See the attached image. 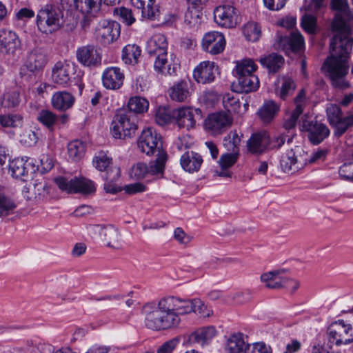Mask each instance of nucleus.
Wrapping results in <instances>:
<instances>
[{"label":"nucleus","mask_w":353,"mask_h":353,"mask_svg":"<svg viewBox=\"0 0 353 353\" xmlns=\"http://www.w3.org/2000/svg\"><path fill=\"white\" fill-rule=\"evenodd\" d=\"M328 154V150L326 148H319L314 152L307 162L310 163L323 161L325 159Z\"/></svg>","instance_id":"64"},{"label":"nucleus","mask_w":353,"mask_h":353,"mask_svg":"<svg viewBox=\"0 0 353 353\" xmlns=\"http://www.w3.org/2000/svg\"><path fill=\"white\" fill-rule=\"evenodd\" d=\"M214 18L219 26L228 28L236 26L239 22L236 8L230 5L217 7L214 12Z\"/></svg>","instance_id":"16"},{"label":"nucleus","mask_w":353,"mask_h":353,"mask_svg":"<svg viewBox=\"0 0 353 353\" xmlns=\"http://www.w3.org/2000/svg\"><path fill=\"white\" fill-rule=\"evenodd\" d=\"M243 33L248 41H256L261 37V29L256 23H248L243 27Z\"/></svg>","instance_id":"53"},{"label":"nucleus","mask_w":353,"mask_h":353,"mask_svg":"<svg viewBox=\"0 0 353 353\" xmlns=\"http://www.w3.org/2000/svg\"><path fill=\"white\" fill-rule=\"evenodd\" d=\"M54 181L61 191L69 194H90L96 191L94 182L83 176H59Z\"/></svg>","instance_id":"5"},{"label":"nucleus","mask_w":353,"mask_h":353,"mask_svg":"<svg viewBox=\"0 0 353 353\" xmlns=\"http://www.w3.org/2000/svg\"><path fill=\"white\" fill-rule=\"evenodd\" d=\"M294 135H287L284 134H281L278 136L274 137L272 140L270 139V147L272 149H278L281 148L285 141L288 143H290L292 141Z\"/></svg>","instance_id":"58"},{"label":"nucleus","mask_w":353,"mask_h":353,"mask_svg":"<svg viewBox=\"0 0 353 353\" xmlns=\"http://www.w3.org/2000/svg\"><path fill=\"white\" fill-rule=\"evenodd\" d=\"M189 84L185 81L175 83L170 90V98L175 101H185L190 97Z\"/></svg>","instance_id":"37"},{"label":"nucleus","mask_w":353,"mask_h":353,"mask_svg":"<svg viewBox=\"0 0 353 353\" xmlns=\"http://www.w3.org/2000/svg\"><path fill=\"white\" fill-rule=\"evenodd\" d=\"M74 101L75 99L70 92L67 91H58L53 94L51 103L54 109L65 111L73 105Z\"/></svg>","instance_id":"33"},{"label":"nucleus","mask_w":353,"mask_h":353,"mask_svg":"<svg viewBox=\"0 0 353 353\" xmlns=\"http://www.w3.org/2000/svg\"><path fill=\"white\" fill-rule=\"evenodd\" d=\"M172 117L168 110L165 108H159L156 113V121L160 125H165L170 123Z\"/></svg>","instance_id":"60"},{"label":"nucleus","mask_w":353,"mask_h":353,"mask_svg":"<svg viewBox=\"0 0 353 353\" xmlns=\"http://www.w3.org/2000/svg\"><path fill=\"white\" fill-rule=\"evenodd\" d=\"M283 277V271L274 270L263 273L260 279L267 288L279 290L282 288Z\"/></svg>","instance_id":"35"},{"label":"nucleus","mask_w":353,"mask_h":353,"mask_svg":"<svg viewBox=\"0 0 353 353\" xmlns=\"http://www.w3.org/2000/svg\"><path fill=\"white\" fill-rule=\"evenodd\" d=\"M304 39L299 32H292L290 36L278 34L274 43L275 48L289 52H299L304 47Z\"/></svg>","instance_id":"15"},{"label":"nucleus","mask_w":353,"mask_h":353,"mask_svg":"<svg viewBox=\"0 0 353 353\" xmlns=\"http://www.w3.org/2000/svg\"><path fill=\"white\" fill-rule=\"evenodd\" d=\"M85 151V146L83 141L79 140H74L71 141L68 145V152L69 157L74 161L81 159Z\"/></svg>","instance_id":"47"},{"label":"nucleus","mask_w":353,"mask_h":353,"mask_svg":"<svg viewBox=\"0 0 353 353\" xmlns=\"http://www.w3.org/2000/svg\"><path fill=\"white\" fill-rule=\"evenodd\" d=\"M141 50L137 45H127L122 51V59L127 64H135L138 62Z\"/></svg>","instance_id":"42"},{"label":"nucleus","mask_w":353,"mask_h":353,"mask_svg":"<svg viewBox=\"0 0 353 353\" xmlns=\"http://www.w3.org/2000/svg\"><path fill=\"white\" fill-rule=\"evenodd\" d=\"M222 103L224 108L228 112H239L241 104L236 94L231 92L224 94L223 97Z\"/></svg>","instance_id":"45"},{"label":"nucleus","mask_w":353,"mask_h":353,"mask_svg":"<svg viewBox=\"0 0 353 353\" xmlns=\"http://www.w3.org/2000/svg\"><path fill=\"white\" fill-rule=\"evenodd\" d=\"M301 25L302 28L308 34H314L316 32L317 19L313 14L305 12L301 17Z\"/></svg>","instance_id":"49"},{"label":"nucleus","mask_w":353,"mask_h":353,"mask_svg":"<svg viewBox=\"0 0 353 353\" xmlns=\"http://www.w3.org/2000/svg\"><path fill=\"white\" fill-rule=\"evenodd\" d=\"M330 125L334 128V134L340 137L353 125V114L345 117L341 108L335 104H330L326 108Z\"/></svg>","instance_id":"9"},{"label":"nucleus","mask_w":353,"mask_h":353,"mask_svg":"<svg viewBox=\"0 0 353 353\" xmlns=\"http://www.w3.org/2000/svg\"><path fill=\"white\" fill-rule=\"evenodd\" d=\"M232 86L236 92L249 93L259 88V80L256 75L239 77L236 78V81L233 83Z\"/></svg>","instance_id":"30"},{"label":"nucleus","mask_w":353,"mask_h":353,"mask_svg":"<svg viewBox=\"0 0 353 353\" xmlns=\"http://www.w3.org/2000/svg\"><path fill=\"white\" fill-rule=\"evenodd\" d=\"M90 235L102 241L107 247L120 250L123 246L121 234L113 225H94L88 228Z\"/></svg>","instance_id":"7"},{"label":"nucleus","mask_w":353,"mask_h":353,"mask_svg":"<svg viewBox=\"0 0 353 353\" xmlns=\"http://www.w3.org/2000/svg\"><path fill=\"white\" fill-rule=\"evenodd\" d=\"M148 172H150L151 174H154L150 171V165L149 166V168H148L145 163H138L134 166H132V168L130 170V174L132 178L139 179L144 178Z\"/></svg>","instance_id":"55"},{"label":"nucleus","mask_w":353,"mask_h":353,"mask_svg":"<svg viewBox=\"0 0 353 353\" xmlns=\"http://www.w3.org/2000/svg\"><path fill=\"white\" fill-rule=\"evenodd\" d=\"M94 167L99 171H107L112 163V159L108 157L106 153L103 151L99 152L93 159Z\"/></svg>","instance_id":"51"},{"label":"nucleus","mask_w":353,"mask_h":353,"mask_svg":"<svg viewBox=\"0 0 353 353\" xmlns=\"http://www.w3.org/2000/svg\"><path fill=\"white\" fill-rule=\"evenodd\" d=\"M48 62L46 54L42 49H34L29 54L26 66L32 72L41 70Z\"/></svg>","instance_id":"29"},{"label":"nucleus","mask_w":353,"mask_h":353,"mask_svg":"<svg viewBox=\"0 0 353 353\" xmlns=\"http://www.w3.org/2000/svg\"><path fill=\"white\" fill-rule=\"evenodd\" d=\"M103 0H77L75 6L83 14H93L97 12Z\"/></svg>","instance_id":"43"},{"label":"nucleus","mask_w":353,"mask_h":353,"mask_svg":"<svg viewBox=\"0 0 353 353\" xmlns=\"http://www.w3.org/2000/svg\"><path fill=\"white\" fill-rule=\"evenodd\" d=\"M186 300L175 296H168L161 299L157 308L162 312H173L177 315H185Z\"/></svg>","instance_id":"21"},{"label":"nucleus","mask_w":353,"mask_h":353,"mask_svg":"<svg viewBox=\"0 0 353 353\" xmlns=\"http://www.w3.org/2000/svg\"><path fill=\"white\" fill-rule=\"evenodd\" d=\"M295 108L283 123V127L287 130L295 127L299 116L303 113L306 105V96L304 90H301L294 98Z\"/></svg>","instance_id":"25"},{"label":"nucleus","mask_w":353,"mask_h":353,"mask_svg":"<svg viewBox=\"0 0 353 353\" xmlns=\"http://www.w3.org/2000/svg\"><path fill=\"white\" fill-rule=\"evenodd\" d=\"M241 136L236 131H231L223 139V145L228 152L239 154Z\"/></svg>","instance_id":"44"},{"label":"nucleus","mask_w":353,"mask_h":353,"mask_svg":"<svg viewBox=\"0 0 353 353\" xmlns=\"http://www.w3.org/2000/svg\"><path fill=\"white\" fill-rule=\"evenodd\" d=\"M145 325L152 330H161L177 327L181 319L179 315L173 312H162L160 309L152 304L143 307Z\"/></svg>","instance_id":"3"},{"label":"nucleus","mask_w":353,"mask_h":353,"mask_svg":"<svg viewBox=\"0 0 353 353\" xmlns=\"http://www.w3.org/2000/svg\"><path fill=\"white\" fill-rule=\"evenodd\" d=\"M124 80V74L120 68L111 67L107 68L103 74V85L107 89L117 90L121 88Z\"/></svg>","instance_id":"26"},{"label":"nucleus","mask_w":353,"mask_h":353,"mask_svg":"<svg viewBox=\"0 0 353 353\" xmlns=\"http://www.w3.org/2000/svg\"><path fill=\"white\" fill-rule=\"evenodd\" d=\"M64 23L63 10L59 6H46L37 16L38 28L46 34L57 30Z\"/></svg>","instance_id":"4"},{"label":"nucleus","mask_w":353,"mask_h":353,"mask_svg":"<svg viewBox=\"0 0 353 353\" xmlns=\"http://www.w3.org/2000/svg\"><path fill=\"white\" fill-rule=\"evenodd\" d=\"M201 110L199 108L182 107L173 111V117L180 128L189 130L195 128L196 117H201Z\"/></svg>","instance_id":"14"},{"label":"nucleus","mask_w":353,"mask_h":353,"mask_svg":"<svg viewBox=\"0 0 353 353\" xmlns=\"http://www.w3.org/2000/svg\"><path fill=\"white\" fill-rule=\"evenodd\" d=\"M21 42L18 36L12 31H0V53L14 54L20 48Z\"/></svg>","instance_id":"23"},{"label":"nucleus","mask_w":353,"mask_h":353,"mask_svg":"<svg viewBox=\"0 0 353 353\" xmlns=\"http://www.w3.org/2000/svg\"><path fill=\"white\" fill-rule=\"evenodd\" d=\"M279 109V105L274 101H267L259 110L258 115L263 123H268L274 118Z\"/></svg>","instance_id":"36"},{"label":"nucleus","mask_w":353,"mask_h":353,"mask_svg":"<svg viewBox=\"0 0 353 353\" xmlns=\"http://www.w3.org/2000/svg\"><path fill=\"white\" fill-rule=\"evenodd\" d=\"M238 157L239 154L232 152L223 154L219 161L221 168L229 169L231 168L236 162Z\"/></svg>","instance_id":"57"},{"label":"nucleus","mask_w":353,"mask_h":353,"mask_svg":"<svg viewBox=\"0 0 353 353\" xmlns=\"http://www.w3.org/2000/svg\"><path fill=\"white\" fill-rule=\"evenodd\" d=\"M138 148L147 155L157 153V159L150 162V171L153 174L161 173L168 159V154L162 148L161 136L152 128L143 130L137 141Z\"/></svg>","instance_id":"2"},{"label":"nucleus","mask_w":353,"mask_h":353,"mask_svg":"<svg viewBox=\"0 0 353 353\" xmlns=\"http://www.w3.org/2000/svg\"><path fill=\"white\" fill-rule=\"evenodd\" d=\"M246 346L243 334H234L228 339L225 351L227 353H241L243 351L245 353Z\"/></svg>","instance_id":"38"},{"label":"nucleus","mask_w":353,"mask_h":353,"mask_svg":"<svg viewBox=\"0 0 353 353\" xmlns=\"http://www.w3.org/2000/svg\"><path fill=\"white\" fill-rule=\"evenodd\" d=\"M332 9L337 12L332 23V29L336 34L330 41L331 55L325 61L332 85L339 89L349 88L345 79L348 72L347 58L352 49L347 36L352 32L353 12L347 0H332Z\"/></svg>","instance_id":"1"},{"label":"nucleus","mask_w":353,"mask_h":353,"mask_svg":"<svg viewBox=\"0 0 353 353\" xmlns=\"http://www.w3.org/2000/svg\"><path fill=\"white\" fill-rule=\"evenodd\" d=\"M97 39L104 45H109L117 40L120 35V25L114 21L102 19L95 28Z\"/></svg>","instance_id":"12"},{"label":"nucleus","mask_w":353,"mask_h":353,"mask_svg":"<svg viewBox=\"0 0 353 353\" xmlns=\"http://www.w3.org/2000/svg\"><path fill=\"white\" fill-rule=\"evenodd\" d=\"M22 117L19 114H0V126L17 128L21 125Z\"/></svg>","instance_id":"52"},{"label":"nucleus","mask_w":353,"mask_h":353,"mask_svg":"<svg viewBox=\"0 0 353 353\" xmlns=\"http://www.w3.org/2000/svg\"><path fill=\"white\" fill-rule=\"evenodd\" d=\"M245 353H272L270 345L263 342H257L252 344H247Z\"/></svg>","instance_id":"56"},{"label":"nucleus","mask_w":353,"mask_h":353,"mask_svg":"<svg viewBox=\"0 0 353 353\" xmlns=\"http://www.w3.org/2000/svg\"><path fill=\"white\" fill-rule=\"evenodd\" d=\"M281 87L277 94L282 99L285 100L286 97L292 94L296 89V85L294 80L290 77H282L281 78Z\"/></svg>","instance_id":"50"},{"label":"nucleus","mask_w":353,"mask_h":353,"mask_svg":"<svg viewBox=\"0 0 353 353\" xmlns=\"http://www.w3.org/2000/svg\"><path fill=\"white\" fill-rule=\"evenodd\" d=\"M17 207L15 199L4 188L0 187V218L12 215Z\"/></svg>","instance_id":"32"},{"label":"nucleus","mask_w":353,"mask_h":353,"mask_svg":"<svg viewBox=\"0 0 353 353\" xmlns=\"http://www.w3.org/2000/svg\"><path fill=\"white\" fill-rule=\"evenodd\" d=\"M182 168L190 173L197 172L203 163L201 156L193 151H187L181 157Z\"/></svg>","instance_id":"31"},{"label":"nucleus","mask_w":353,"mask_h":353,"mask_svg":"<svg viewBox=\"0 0 353 353\" xmlns=\"http://www.w3.org/2000/svg\"><path fill=\"white\" fill-rule=\"evenodd\" d=\"M270 143V137L265 131L258 132L253 134L247 141V148L249 152L254 154L263 153Z\"/></svg>","instance_id":"22"},{"label":"nucleus","mask_w":353,"mask_h":353,"mask_svg":"<svg viewBox=\"0 0 353 353\" xmlns=\"http://www.w3.org/2000/svg\"><path fill=\"white\" fill-rule=\"evenodd\" d=\"M202 48L211 54H218L223 51L225 39L221 32L212 31L206 33L202 39Z\"/></svg>","instance_id":"17"},{"label":"nucleus","mask_w":353,"mask_h":353,"mask_svg":"<svg viewBox=\"0 0 353 353\" xmlns=\"http://www.w3.org/2000/svg\"><path fill=\"white\" fill-rule=\"evenodd\" d=\"M179 343V339L173 338L165 342L157 350V353H172Z\"/></svg>","instance_id":"62"},{"label":"nucleus","mask_w":353,"mask_h":353,"mask_svg":"<svg viewBox=\"0 0 353 353\" xmlns=\"http://www.w3.org/2000/svg\"><path fill=\"white\" fill-rule=\"evenodd\" d=\"M257 69V65L252 59H243L241 61H237L235 68V77H245L248 75H254V72Z\"/></svg>","instance_id":"41"},{"label":"nucleus","mask_w":353,"mask_h":353,"mask_svg":"<svg viewBox=\"0 0 353 353\" xmlns=\"http://www.w3.org/2000/svg\"><path fill=\"white\" fill-rule=\"evenodd\" d=\"M192 312L203 318L210 317L213 314L212 310L197 298L186 300L185 314Z\"/></svg>","instance_id":"34"},{"label":"nucleus","mask_w":353,"mask_h":353,"mask_svg":"<svg viewBox=\"0 0 353 353\" xmlns=\"http://www.w3.org/2000/svg\"><path fill=\"white\" fill-rule=\"evenodd\" d=\"M3 104L8 108H13L20 103V94L17 90H8L3 94Z\"/></svg>","instance_id":"54"},{"label":"nucleus","mask_w":353,"mask_h":353,"mask_svg":"<svg viewBox=\"0 0 353 353\" xmlns=\"http://www.w3.org/2000/svg\"><path fill=\"white\" fill-rule=\"evenodd\" d=\"M76 66L68 61H58L52 68L51 80L61 87H67L74 79Z\"/></svg>","instance_id":"13"},{"label":"nucleus","mask_w":353,"mask_h":353,"mask_svg":"<svg viewBox=\"0 0 353 353\" xmlns=\"http://www.w3.org/2000/svg\"><path fill=\"white\" fill-rule=\"evenodd\" d=\"M120 177V169L119 168H112L106 172L104 179L105 183L104 184V190L108 193L114 194L122 190V189L116 184L114 181H117Z\"/></svg>","instance_id":"39"},{"label":"nucleus","mask_w":353,"mask_h":353,"mask_svg":"<svg viewBox=\"0 0 353 353\" xmlns=\"http://www.w3.org/2000/svg\"><path fill=\"white\" fill-rule=\"evenodd\" d=\"M330 342L337 345L347 344L353 341V327L343 320L330 324L327 330Z\"/></svg>","instance_id":"10"},{"label":"nucleus","mask_w":353,"mask_h":353,"mask_svg":"<svg viewBox=\"0 0 353 353\" xmlns=\"http://www.w3.org/2000/svg\"><path fill=\"white\" fill-rule=\"evenodd\" d=\"M154 70L158 74L164 76H173L176 74L179 63L176 57L172 54L168 58V54L154 58Z\"/></svg>","instance_id":"18"},{"label":"nucleus","mask_w":353,"mask_h":353,"mask_svg":"<svg viewBox=\"0 0 353 353\" xmlns=\"http://www.w3.org/2000/svg\"><path fill=\"white\" fill-rule=\"evenodd\" d=\"M78 61L85 66H94L101 62V56L93 45H87L77 50Z\"/></svg>","instance_id":"24"},{"label":"nucleus","mask_w":353,"mask_h":353,"mask_svg":"<svg viewBox=\"0 0 353 353\" xmlns=\"http://www.w3.org/2000/svg\"><path fill=\"white\" fill-rule=\"evenodd\" d=\"M302 126L308 132V139L314 145L319 144L330 134L328 128L317 121H307L303 120Z\"/></svg>","instance_id":"19"},{"label":"nucleus","mask_w":353,"mask_h":353,"mask_svg":"<svg viewBox=\"0 0 353 353\" xmlns=\"http://www.w3.org/2000/svg\"><path fill=\"white\" fill-rule=\"evenodd\" d=\"M146 50L150 57H157L168 54V41L161 34L153 35L147 43Z\"/></svg>","instance_id":"27"},{"label":"nucleus","mask_w":353,"mask_h":353,"mask_svg":"<svg viewBox=\"0 0 353 353\" xmlns=\"http://www.w3.org/2000/svg\"><path fill=\"white\" fill-rule=\"evenodd\" d=\"M37 119L48 129L53 130L55 124L59 120V117L50 110H41L38 113Z\"/></svg>","instance_id":"48"},{"label":"nucleus","mask_w":353,"mask_h":353,"mask_svg":"<svg viewBox=\"0 0 353 353\" xmlns=\"http://www.w3.org/2000/svg\"><path fill=\"white\" fill-rule=\"evenodd\" d=\"M153 3H148L147 8L141 9L142 16L149 19H156L160 18V11L158 9H155L152 6Z\"/></svg>","instance_id":"63"},{"label":"nucleus","mask_w":353,"mask_h":353,"mask_svg":"<svg viewBox=\"0 0 353 353\" xmlns=\"http://www.w3.org/2000/svg\"><path fill=\"white\" fill-rule=\"evenodd\" d=\"M137 116L132 112H119L111 125V132L115 139H125L134 135L137 130Z\"/></svg>","instance_id":"6"},{"label":"nucleus","mask_w":353,"mask_h":353,"mask_svg":"<svg viewBox=\"0 0 353 353\" xmlns=\"http://www.w3.org/2000/svg\"><path fill=\"white\" fill-rule=\"evenodd\" d=\"M215 65L214 62L204 61L201 63L194 70L193 77L199 83H208L214 81Z\"/></svg>","instance_id":"28"},{"label":"nucleus","mask_w":353,"mask_h":353,"mask_svg":"<svg viewBox=\"0 0 353 353\" xmlns=\"http://www.w3.org/2000/svg\"><path fill=\"white\" fill-rule=\"evenodd\" d=\"M232 118L228 112H217L210 114L204 121L205 130L212 135H219L229 128Z\"/></svg>","instance_id":"11"},{"label":"nucleus","mask_w":353,"mask_h":353,"mask_svg":"<svg viewBox=\"0 0 353 353\" xmlns=\"http://www.w3.org/2000/svg\"><path fill=\"white\" fill-rule=\"evenodd\" d=\"M121 19L128 26L132 25L135 21V18L131 10L121 7L116 10Z\"/></svg>","instance_id":"59"},{"label":"nucleus","mask_w":353,"mask_h":353,"mask_svg":"<svg viewBox=\"0 0 353 353\" xmlns=\"http://www.w3.org/2000/svg\"><path fill=\"white\" fill-rule=\"evenodd\" d=\"M307 159L303 149L300 146L287 150L281 156L280 167L282 171L287 174H294L303 168L307 164Z\"/></svg>","instance_id":"8"},{"label":"nucleus","mask_w":353,"mask_h":353,"mask_svg":"<svg viewBox=\"0 0 353 353\" xmlns=\"http://www.w3.org/2000/svg\"><path fill=\"white\" fill-rule=\"evenodd\" d=\"M261 65L267 68L270 72H276L283 65L284 59L281 55L272 53L260 59Z\"/></svg>","instance_id":"40"},{"label":"nucleus","mask_w":353,"mask_h":353,"mask_svg":"<svg viewBox=\"0 0 353 353\" xmlns=\"http://www.w3.org/2000/svg\"><path fill=\"white\" fill-rule=\"evenodd\" d=\"M148 101L141 97H131L128 101V110L126 112H134L137 115V113H143L147 111L148 108Z\"/></svg>","instance_id":"46"},{"label":"nucleus","mask_w":353,"mask_h":353,"mask_svg":"<svg viewBox=\"0 0 353 353\" xmlns=\"http://www.w3.org/2000/svg\"><path fill=\"white\" fill-rule=\"evenodd\" d=\"M339 173L342 179L353 181V161L345 163L341 165Z\"/></svg>","instance_id":"61"},{"label":"nucleus","mask_w":353,"mask_h":353,"mask_svg":"<svg viewBox=\"0 0 353 353\" xmlns=\"http://www.w3.org/2000/svg\"><path fill=\"white\" fill-rule=\"evenodd\" d=\"M9 168L12 175L17 179L32 174L38 170L32 159L28 157L14 159L10 162Z\"/></svg>","instance_id":"20"}]
</instances>
